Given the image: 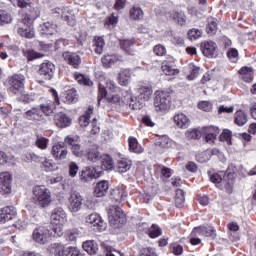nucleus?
<instances>
[{
  "mask_svg": "<svg viewBox=\"0 0 256 256\" xmlns=\"http://www.w3.org/2000/svg\"><path fill=\"white\" fill-rule=\"evenodd\" d=\"M91 114H93V107L89 106L85 115L80 116L79 124L80 127H87L89 125V120L91 119Z\"/></svg>",
  "mask_w": 256,
  "mask_h": 256,
  "instance_id": "37998d69",
  "label": "nucleus"
},
{
  "mask_svg": "<svg viewBox=\"0 0 256 256\" xmlns=\"http://www.w3.org/2000/svg\"><path fill=\"white\" fill-rule=\"evenodd\" d=\"M219 141L227 142L228 145H231V131L224 130L219 136Z\"/></svg>",
  "mask_w": 256,
  "mask_h": 256,
  "instance_id": "0e129e2a",
  "label": "nucleus"
},
{
  "mask_svg": "<svg viewBox=\"0 0 256 256\" xmlns=\"http://www.w3.org/2000/svg\"><path fill=\"white\" fill-rule=\"evenodd\" d=\"M206 29L208 35H215L217 33V20L215 18H209Z\"/></svg>",
  "mask_w": 256,
  "mask_h": 256,
  "instance_id": "603ef678",
  "label": "nucleus"
},
{
  "mask_svg": "<svg viewBox=\"0 0 256 256\" xmlns=\"http://www.w3.org/2000/svg\"><path fill=\"white\" fill-rule=\"evenodd\" d=\"M118 81L119 85H122V87H127V85L131 83V70L122 69L119 72Z\"/></svg>",
  "mask_w": 256,
  "mask_h": 256,
  "instance_id": "f704fd0d",
  "label": "nucleus"
},
{
  "mask_svg": "<svg viewBox=\"0 0 256 256\" xmlns=\"http://www.w3.org/2000/svg\"><path fill=\"white\" fill-rule=\"evenodd\" d=\"M64 143L68 145L69 149L72 151L75 157L85 156V150H83V148L81 147L78 136H66L64 139Z\"/></svg>",
  "mask_w": 256,
  "mask_h": 256,
  "instance_id": "f8f14e48",
  "label": "nucleus"
},
{
  "mask_svg": "<svg viewBox=\"0 0 256 256\" xmlns=\"http://www.w3.org/2000/svg\"><path fill=\"white\" fill-rule=\"evenodd\" d=\"M200 69L201 68L195 65H190V74L187 76L188 81H193V79L197 78L199 75Z\"/></svg>",
  "mask_w": 256,
  "mask_h": 256,
  "instance_id": "052dcab7",
  "label": "nucleus"
},
{
  "mask_svg": "<svg viewBox=\"0 0 256 256\" xmlns=\"http://www.w3.org/2000/svg\"><path fill=\"white\" fill-rule=\"evenodd\" d=\"M75 79L80 85H86L87 87H93V81L87 75L75 74Z\"/></svg>",
  "mask_w": 256,
  "mask_h": 256,
  "instance_id": "09e8293b",
  "label": "nucleus"
},
{
  "mask_svg": "<svg viewBox=\"0 0 256 256\" xmlns=\"http://www.w3.org/2000/svg\"><path fill=\"white\" fill-rule=\"evenodd\" d=\"M133 45H135V40H121L120 47L122 51H125L127 55H135V50L133 49Z\"/></svg>",
  "mask_w": 256,
  "mask_h": 256,
  "instance_id": "c9c22d12",
  "label": "nucleus"
},
{
  "mask_svg": "<svg viewBox=\"0 0 256 256\" xmlns=\"http://www.w3.org/2000/svg\"><path fill=\"white\" fill-rule=\"evenodd\" d=\"M37 74L40 79H43V81H51L55 75V64H53L51 61L41 63L39 65Z\"/></svg>",
  "mask_w": 256,
  "mask_h": 256,
  "instance_id": "9b49d317",
  "label": "nucleus"
},
{
  "mask_svg": "<svg viewBox=\"0 0 256 256\" xmlns=\"http://www.w3.org/2000/svg\"><path fill=\"white\" fill-rule=\"evenodd\" d=\"M66 253L67 256H85L83 253H81V250L75 246L68 247V251Z\"/></svg>",
  "mask_w": 256,
  "mask_h": 256,
  "instance_id": "69168bd1",
  "label": "nucleus"
},
{
  "mask_svg": "<svg viewBox=\"0 0 256 256\" xmlns=\"http://www.w3.org/2000/svg\"><path fill=\"white\" fill-rule=\"evenodd\" d=\"M13 21V18L11 17V14L7 13L5 10H0V25H8V23H11Z\"/></svg>",
  "mask_w": 256,
  "mask_h": 256,
  "instance_id": "5fc2aeb1",
  "label": "nucleus"
},
{
  "mask_svg": "<svg viewBox=\"0 0 256 256\" xmlns=\"http://www.w3.org/2000/svg\"><path fill=\"white\" fill-rule=\"evenodd\" d=\"M107 89H109L113 93H117V91H119L117 84H115V82L111 80H105L100 82L97 97L98 105H101V101H107L108 103H119L121 99L119 95H107Z\"/></svg>",
  "mask_w": 256,
  "mask_h": 256,
  "instance_id": "f257e3e1",
  "label": "nucleus"
},
{
  "mask_svg": "<svg viewBox=\"0 0 256 256\" xmlns=\"http://www.w3.org/2000/svg\"><path fill=\"white\" fill-rule=\"evenodd\" d=\"M35 145L38 149L45 150L47 149V145H49V139L45 137H37Z\"/></svg>",
  "mask_w": 256,
  "mask_h": 256,
  "instance_id": "13d9d810",
  "label": "nucleus"
},
{
  "mask_svg": "<svg viewBox=\"0 0 256 256\" xmlns=\"http://www.w3.org/2000/svg\"><path fill=\"white\" fill-rule=\"evenodd\" d=\"M103 155L99 150L92 149L87 152V160L91 163H97V161H101Z\"/></svg>",
  "mask_w": 256,
  "mask_h": 256,
  "instance_id": "c03bdc74",
  "label": "nucleus"
},
{
  "mask_svg": "<svg viewBox=\"0 0 256 256\" xmlns=\"http://www.w3.org/2000/svg\"><path fill=\"white\" fill-rule=\"evenodd\" d=\"M128 99L129 101L127 102V105L129 106V109H132L133 111H137V109H141L143 107V105L141 104V102H137V99L128 95Z\"/></svg>",
  "mask_w": 256,
  "mask_h": 256,
  "instance_id": "6e6d98bb",
  "label": "nucleus"
},
{
  "mask_svg": "<svg viewBox=\"0 0 256 256\" xmlns=\"http://www.w3.org/2000/svg\"><path fill=\"white\" fill-rule=\"evenodd\" d=\"M63 58L68 65H71L75 69L81 65V56H79L77 53L64 52Z\"/></svg>",
  "mask_w": 256,
  "mask_h": 256,
  "instance_id": "5701e85b",
  "label": "nucleus"
},
{
  "mask_svg": "<svg viewBox=\"0 0 256 256\" xmlns=\"http://www.w3.org/2000/svg\"><path fill=\"white\" fill-rule=\"evenodd\" d=\"M108 219L110 225H124L127 222L125 213L117 206H110L108 209Z\"/></svg>",
  "mask_w": 256,
  "mask_h": 256,
  "instance_id": "9d476101",
  "label": "nucleus"
},
{
  "mask_svg": "<svg viewBox=\"0 0 256 256\" xmlns=\"http://www.w3.org/2000/svg\"><path fill=\"white\" fill-rule=\"evenodd\" d=\"M40 169H42V171L45 173H53L59 169V166H57L54 159L44 157L40 164Z\"/></svg>",
  "mask_w": 256,
  "mask_h": 256,
  "instance_id": "b1692460",
  "label": "nucleus"
},
{
  "mask_svg": "<svg viewBox=\"0 0 256 256\" xmlns=\"http://www.w3.org/2000/svg\"><path fill=\"white\" fill-rule=\"evenodd\" d=\"M174 123L179 129H187L191 125V120L184 113L174 115Z\"/></svg>",
  "mask_w": 256,
  "mask_h": 256,
  "instance_id": "393cba45",
  "label": "nucleus"
},
{
  "mask_svg": "<svg viewBox=\"0 0 256 256\" xmlns=\"http://www.w3.org/2000/svg\"><path fill=\"white\" fill-rule=\"evenodd\" d=\"M51 225L53 226V231L57 237L63 235V227L67 223V213L62 207L54 208L50 216Z\"/></svg>",
  "mask_w": 256,
  "mask_h": 256,
  "instance_id": "7ed1b4c3",
  "label": "nucleus"
},
{
  "mask_svg": "<svg viewBox=\"0 0 256 256\" xmlns=\"http://www.w3.org/2000/svg\"><path fill=\"white\" fill-rule=\"evenodd\" d=\"M242 81L245 83H251L253 81V68L251 67H242L239 70Z\"/></svg>",
  "mask_w": 256,
  "mask_h": 256,
  "instance_id": "4c0bfd02",
  "label": "nucleus"
},
{
  "mask_svg": "<svg viewBox=\"0 0 256 256\" xmlns=\"http://www.w3.org/2000/svg\"><path fill=\"white\" fill-rule=\"evenodd\" d=\"M202 131L203 135H205L206 143H215V139H217V135H219V128L215 126H206Z\"/></svg>",
  "mask_w": 256,
  "mask_h": 256,
  "instance_id": "412c9836",
  "label": "nucleus"
},
{
  "mask_svg": "<svg viewBox=\"0 0 256 256\" xmlns=\"http://www.w3.org/2000/svg\"><path fill=\"white\" fill-rule=\"evenodd\" d=\"M86 223L93 227L94 231H105L107 224L101 218V215L97 213H92L86 217Z\"/></svg>",
  "mask_w": 256,
  "mask_h": 256,
  "instance_id": "4468645a",
  "label": "nucleus"
},
{
  "mask_svg": "<svg viewBox=\"0 0 256 256\" xmlns=\"http://www.w3.org/2000/svg\"><path fill=\"white\" fill-rule=\"evenodd\" d=\"M111 199L116 203H121L127 199V192L122 187H116L111 191Z\"/></svg>",
  "mask_w": 256,
  "mask_h": 256,
  "instance_id": "c85d7f7f",
  "label": "nucleus"
},
{
  "mask_svg": "<svg viewBox=\"0 0 256 256\" xmlns=\"http://www.w3.org/2000/svg\"><path fill=\"white\" fill-rule=\"evenodd\" d=\"M16 31L20 37H24L25 39H33L35 37L33 22L29 15L24 16V18L17 22Z\"/></svg>",
  "mask_w": 256,
  "mask_h": 256,
  "instance_id": "423d86ee",
  "label": "nucleus"
},
{
  "mask_svg": "<svg viewBox=\"0 0 256 256\" xmlns=\"http://www.w3.org/2000/svg\"><path fill=\"white\" fill-rule=\"evenodd\" d=\"M9 92L13 95H21L25 91V76L22 74H13L7 79Z\"/></svg>",
  "mask_w": 256,
  "mask_h": 256,
  "instance_id": "0eeeda50",
  "label": "nucleus"
},
{
  "mask_svg": "<svg viewBox=\"0 0 256 256\" xmlns=\"http://www.w3.org/2000/svg\"><path fill=\"white\" fill-rule=\"evenodd\" d=\"M129 169H131V161L126 160V159H122V160L118 161L117 171L119 173H127V171H129Z\"/></svg>",
  "mask_w": 256,
  "mask_h": 256,
  "instance_id": "de8ad7c7",
  "label": "nucleus"
},
{
  "mask_svg": "<svg viewBox=\"0 0 256 256\" xmlns=\"http://www.w3.org/2000/svg\"><path fill=\"white\" fill-rule=\"evenodd\" d=\"M200 49L205 57H215L217 54V44L213 41H204Z\"/></svg>",
  "mask_w": 256,
  "mask_h": 256,
  "instance_id": "6ab92c4d",
  "label": "nucleus"
},
{
  "mask_svg": "<svg viewBox=\"0 0 256 256\" xmlns=\"http://www.w3.org/2000/svg\"><path fill=\"white\" fill-rule=\"evenodd\" d=\"M155 145H157V147H161L162 149H169V147L173 145V141L169 137L164 135L156 139Z\"/></svg>",
  "mask_w": 256,
  "mask_h": 256,
  "instance_id": "a19ab883",
  "label": "nucleus"
},
{
  "mask_svg": "<svg viewBox=\"0 0 256 256\" xmlns=\"http://www.w3.org/2000/svg\"><path fill=\"white\" fill-rule=\"evenodd\" d=\"M101 161L102 169H104V171H111L115 165L113 158L107 154L102 155Z\"/></svg>",
  "mask_w": 256,
  "mask_h": 256,
  "instance_id": "ea45409f",
  "label": "nucleus"
},
{
  "mask_svg": "<svg viewBox=\"0 0 256 256\" xmlns=\"http://www.w3.org/2000/svg\"><path fill=\"white\" fill-rule=\"evenodd\" d=\"M201 35H203V32H201V30L199 29L193 28L188 31V38L190 39V41H195L199 39Z\"/></svg>",
  "mask_w": 256,
  "mask_h": 256,
  "instance_id": "bf43d9fd",
  "label": "nucleus"
},
{
  "mask_svg": "<svg viewBox=\"0 0 256 256\" xmlns=\"http://www.w3.org/2000/svg\"><path fill=\"white\" fill-rule=\"evenodd\" d=\"M108 191L109 182L107 180L98 182L94 187V195H96V197H105Z\"/></svg>",
  "mask_w": 256,
  "mask_h": 256,
  "instance_id": "bb28decb",
  "label": "nucleus"
},
{
  "mask_svg": "<svg viewBox=\"0 0 256 256\" xmlns=\"http://www.w3.org/2000/svg\"><path fill=\"white\" fill-rule=\"evenodd\" d=\"M79 230L78 229H72V230H68L65 233V239L66 241H77V239H79Z\"/></svg>",
  "mask_w": 256,
  "mask_h": 256,
  "instance_id": "864d4df0",
  "label": "nucleus"
},
{
  "mask_svg": "<svg viewBox=\"0 0 256 256\" xmlns=\"http://www.w3.org/2000/svg\"><path fill=\"white\" fill-rule=\"evenodd\" d=\"M24 118L29 121H41L43 119V112L41 108H32L25 112Z\"/></svg>",
  "mask_w": 256,
  "mask_h": 256,
  "instance_id": "cd10ccee",
  "label": "nucleus"
},
{
  "mask_svg": "<svg viewBox=\"0 0 256 256\" xmlns=\"http://www.w3.org/2000/svg\"><path fill=\"white\" fill-rule=\"evenodd\" d=\"M171 17L175 23L178 25H184L187 22V17L183 12H173Z\"/></svg>",
  "mask_w": 256,
  "mask_h": 256,
  "instance_id": "8fccbe9b",
  "label": "nucleus"
},
{
  "mask_svg": "<svg viewBox=\"0 0 256 256\" xmlns=\"http://www.w3.org/2000/svg\"><path fill=\"white\" fill-rule=\"evenodd\" d=\"M104 67H112L116 63H123V56L119 54H106L101 58Z\"/></svg>",
  "mask_w": 256,
  "mask_h": 256,
  "instance_id": "aec40b11",
  "label": "nucleus"
},
{
  "mask_svg": "<svg viewBox=\"0 0 256 256\" xmlns=\"http://www.w3.org/2000/svg\"><path fill=\"white\" fill-rule=\"evenodd\" d=\"M171 103V92L167 91H156L154 93V111L156 113H167L170 109Z\"/></svg>",
  "mask_w": 256,
  "mask_h": 256,
  "instance_id": "20e7f679",
  "label": "nucleus"
},
{
  "mask_svg": "<svg viewBox=\"0 0 256 256\" xmlns=\"http://www.w3.org/2000/svg\"><path fill=\"white\" fill-rule=\"evenodd\" d=\"M25 56L27 57L28 61H33V59H41L43 54L35 52L34 50H27L25 52Z\"/></svg>",
  "mask_w": 256,
  "mask_h": 256,
  "instance_id": "e2e57ef3",
  "label": "nucleus"
},
{
  "mask_svg": "<svg viewBox=\"0 0 256 256\" xmlns=\"http://www.w3.org/2000/svg\"><path fill=\"white\" fill-rule=\"evenodd\" d=\"M100 175V173H97V169L86 167L79 174V178L82 183H89L93 181V179H97L98 177H100Z\"/></svg>",
  "mask_w": 256,
  "mask_h": 256,
  "instance_id": "a211bd4d",
  "label": "nucleus"
},
{
  "mask_svg": "<svg viewBox=\"0 0 256 256\" xmlns=\"http://www.w3.org/2000/svg\"><path fill=\"white\" fill-rule=\"evenodd\" d=\"M175 205L178 209H181L185 205V192L181 189L176 190Z\"/></svg>",
  "mask_w": 256,
  "mask_h": 256,
  "instance_id": "a18cd8bd",
  "label": "nucleus"
},
{
  "mask_svg": "<svg viewBox=\"0 0 256 256\" xmlns=\"http://www.w3.org/2000/svg\"><path fill=\"white\" fill-rule=\"evenodd\" d=\"M215 233V228L212 226H199L193 229L191 237H197V235H202L203 237H213Z\"/></svg>",
  "mask_w": 256,
  "mask_h": 256,
  "instance_id": "4be33fe9",
  "label": "nucleus"
},
{
  "mask_svg": "<svg viewBox=\"0 0 256 256\" xmlns=\"http://www.w3.org/2000/svg\"><path fill=\"white\" fill-rule=\"evenodd\" d=\"M43 159H45V157H41L37 154H35L34 152H30L26 154V161H33L34 163H41L43 162Z\"/></svg>",
  "mask_w": 256,
  "mask_h": 256,
  "instance_id": "4d7b16f0",
  "label": "nucleus"
},
{
  "mask_svg": "<svg viewBox=\"0 0 256 256\" xmlns=\"http://www.w3.org/2000/svg\"><path fill=\"white\" fill-rule=\"evenodd\" d=\"M82 248L88 255H97V252L99 251V245L95 240H87L83 242Z\"/></svg>",
  "mask_w": 256,
  "mask_h": 256,
  "instance_id": "7c9ffc66",
  "label": "nucleus"
},
{
  "mask_svg": "<svg viewBox=\"0 0 256 256\" xmlns=\"http://www.w3.org/2000/svg\"><path fill=\"white\" fill-rule=\"evenodd\" d=\"M131 19H134V21H140V19H143V10L140 7L134 6L129 11Z\"/></svg>",
  "mask_w": 256,
  "mask_h": 256,
  "instance_id": "49530a36",
  "label": "nucleus"
},
{
  "mask_svg": "<svg viewBox=\"0 0 256 256\" xmlns=\"http://www.w3.org/2000/svg\"><path fill=\"white\" fill-rule=\"evenodd\" d=\"M51 155L55 161H65L69 155V150L61 143H56L52 146Z\"/></svg>",
  "mask_w": 256,
  "mask_h": 256,
  "instance_id": "2eb2a0df",
  "label": "nucleus"
},
{
  "mask_svg": "<svg viewBox=\"0 0 256 256\" xmlns=\"http://www.w3.org/2000/svg\"><path fill=\"white\" fill-rule=\"evenodd\" d=\"M153 95V88L151 86H140L138 88V99L140 101H149Z\"/></svg>",
  "mask_w": 256,
  "mask_h": 256,
  "instance_id": "2f4dec72",
  "label": "nucleus"
},
{
  "mask_svg": "<svg viewBox=\"0 0 256 256\" xmlns=\"http://www.w3.org/2000/svg\"><path fill=\"white\" fill-rule=\"evenodd\" d=\"M185 136L187 139H201V131L197 129L188 130Z\"/></svg>",
  "mask_w": 256,
  "mask_h": 256,
  "instance_id": "680f3d73",
  "label": "nucleus"
},
{
  "mask_svg": "<svg viewBox=\"0 0 256 256\" xmlns=\"http://www.w3.org/2000/svg\"><path fill=\"white\" fill-rule=\"evenodd\" d=\"M128 145L132 153H143L144 151L143 147L140 146L139 142L137 141V138L135 137L128 138Z\"/></svg>",
  "mask_w": 256,
  "mask_h": 256,
  "instance_id": "58836bf2",
  "label": "nucleus"
},
{
  "mask_svg": "<svg viewBox=\"0 0 256 256\" xmlns=\"http://www.w3.org/2000/svg\"><path fill=\"white\" fill-rule=\"evenodd\" d=\"M50 93L52 99H48L43 104H40V111L47 116L52 115L53 111L57 109V105H59V94L57 93V90L50 89Z\"/></svg>",
  "mask_w": 256,
  "mask_h": 256,
  "instance_id": "6e6552de",
  "label": "nucleus"
},
{
  "mask_svg": "<svg viewBox=\"0 0 256 256\" xmlns=\"http://www.w3.org/2000/svg\"><path fill=\"white\" fill-rule=\"evenodd\" d=\"M53 15H56V17H62L64 21H67L69 19V10L65 7L63 8H54L52 10Z\"/></svg>",
  "mask_w": 256,
  "mask_h": 256,
  "instance_id": "3c124183",
  "label": "nucleus"
},
{
  "mask_svg": "<svg viewBox=\"0 0 256 256\" xmlns=\"http://www.w3.org/2000/svg\"><path fill=\"white\" fill-rule=\"evenodd\" d=\"M223 172L221 174L214 173L210 176V181L216 184L218 189L221 191H226V193H233V185L235 181L233 180V175L228 174L227 176L223 177Z\"/></svg>",
  "mask_w": 256,
  "mask_h": 256,
  "instance_id": "39448f33",
  "label": "nucleus"
},
{
  "mask_svg": "<svg viewBox=\"0 0 256 256\" xmlns=\"http://www.w3.org/2000/svg\"><path fill=\"white\" fill-rule=\"evenodd\" d=\"M15 215H17V211H15L14 207L7 206L0 209V223H7V221H11Z\"/></svg>",
  "mask_w": 256,
  "mask_h": 256,
  "instance_id": "a878e982",
  "label": "nucleus"
},
{
  "mask_svg": "<svg viewBox=\"0 0 256 256\" xmlns=\"http://www.w3.org/2000/svg\"><path fill=\"white\" fill-rule=\"evenodd\" d=\"M170 249L174 255H181L183 253V246L181 244H171Z\"/></svg>",
  "mask_w": 256,
  "mask_h": 256,
  "instance_id": "338daca9",
  "label": "nucleus"
},
{
  "mask_svg": "<svg viewBox=\"0 0 256 256\" xmlns=\"http://www.w3.org/2000/svg\"><path fill=\"white\" fill-rule=\"evenodd\" d=\"M248 121L247 114L243 110H238L235 113V123L239 127H243V125H246Z\"/></svg>",
  "mask_w": 256,
  "mask_h": 256,
  "instance_id": "79ce46f5",
  "label": "nucleus"
},
{
  "mask_svg": "<svg viewBox=\"0 0 256 256\" xmlns=\"http://www.w3.org/2000/svg\"><path fill=\"white\" fill-rule=\"evenodd\" d=\"M92 47L97 55H101L103 53V48L105 47V39L101 36L94 37Z\"/></svg>",
  "mask_w": 256,
  "mask_h": 256,
  "instance_id": "e433bc0d",
  "label": "nucleus"
},
{
  "mask_svg": "<svg viewBox=\"0 0 256 256\" xmlns=\"http://www.w3.org/2000/svg\"><path fill=\"white\" fill-rule=\"evenodd\" d=\"M54 123L56 127L60 129H65V127H71L73 120L64 112H58L54 115Z\"/></svg>",
  "mask_w": 256,
  "mask_h": 256,
  "instance_id": "f3484780",
  "label": "nucleus"
},
{
  "mask_svg": "<svg viewBox=\"0 0 256 256\" xmlns=\"http://www.w3.org/2000/svg\"><path fill=\"white\" fill-rule=\"evenodd\" d=\"M32 201L40 209H47L53 203V194L45 186H35L32 190Z\"/></svg>",
  "mask_w": 256,
  "mask_h": 256,
  "instance_id": "f03ea898",
  "label": "nucleus"
},
{
  "mask_svg": "<svg viewBox=\"0 0 256 256\" xmlns=\"http://www.w3.org/2000/svg\"><path fill=\"white\" fill-rule=\"evenodd\" d=\"M161 69L164 75H168L170 77H173V75H179V69H176L175 66H173V61L169 62L167 60H164L162 62Z\"/></svg>",
  "mask_w": 256,
  "mask_h": 256,
  "instance_id": "72a5a7b5",
  "label": "nucleus"
},
{
  "mask_svg": "<svg viewBox=\"0 0 256 256\" xmlns=\"http://www.w3.org/2000/svg\"><path fill=\"white\" fill-rule=\"evenodd\" d=\"M11 174L9 172L0 173V193L8 195L11 193Z\"/></svg>",
  "mask_w": 256,
  "mask_h": 256,
  "instance_id": "dca6fc26",
  "label": "nucleus"
},
{
  "mask_svg": "<svg viewBox=\"0 0 256 256\" xmlns=\"http://www.w3.org/2000/svg\"><path fill=\"white\" fill-rule=\"evenodd\" d=\"M140 256H157V254L153 248H143L140 252Z\"/></svg>",
  "mask_w": 256,
  "mask_h": 256,
  "instance_id": "774afa93",
  "label": "nucleus"
},
{
  "mask_svg": "<svg viewBox=\"0 0 256 256\" xmlns=\"http://www.w3.org/2000/svg\"><path fill=\"white\" fill-rule=\"evenodd\" d=\"M142 227L146 235H149L151 239H157V237H161L163 233V231L155 224H153L150 228H147V223H142Z\"/></svg>",
  "mask_w": 256,
  "mask_h": 256,
  "instance_id": "c756f323",
  "label": "nucleus"
},
{
  "mask_svg": "<svg viewBox=\"0 0 256 256\" xmlns=\"http://www.w3.org/2000/svg\"><path fill=\"white\" fill-rule=\"evenodd\" d=\"M32 239L38 245H47L51 241V231L45 226H38L32 233Z\"/></svg>",
  "mask_w": 256,
  "mask_h": 256,
  "instance_id": "1a4fd4ad",
  "label": "nucleus"
},
{
  "mask_svg": "<svg viewBox=\"0 0 256 256\" xmlns=\"http://www.w3.org/2000/svg\"><path fill=\"white\" fill-rule=\"evenodd\" d=\"M39 31L41 35H55L57 33V25L52 22H44L40 24Z\"/></svg>",
  "mask_w": 256,
  "mask_h": 256,
  "instance_id": "473e14b6",
  "label": "nucleus"
},
{
  "mask_svg": "<svg viewBox=\"0 0 256 256\" xmlns=\"http://www.w3.org/2000/svg\"><path fill=\"white\" fill-rule=\"evenodd\" d=\"M83 207V196L79 192H72L68 198V209L70 213H79Z\"/></svg>",
  "mask_w": 256,
  "mask_h": 256,
  "instance_id": "ddd939ff",
  "label": "nucleus"
}]
</instances>
